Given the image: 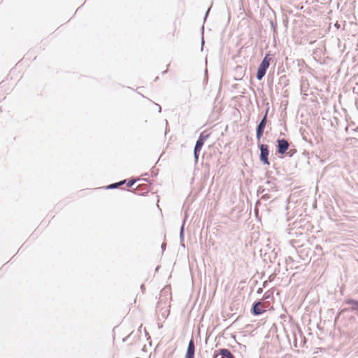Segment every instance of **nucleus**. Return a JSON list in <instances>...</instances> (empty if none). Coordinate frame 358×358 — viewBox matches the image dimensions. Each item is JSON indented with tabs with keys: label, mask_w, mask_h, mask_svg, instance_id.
I'll return each instance as SVG.
<instances>
[{
	"label": "nucleus",
	"mask_w": 358,
	"mask_h": 358,
	"mask_svg": "<svg viewBox=\"0 0 358 358\" xmlns=\"http://www.w3.org/2000/svg\"><path fill=\"white\" fill-rule=\"evenodd\" d=\"M195 347L193 340H191L189 343L187 350L185 358H194V357Z\"/></svg>",
	"instance_id": "obj_6"
},
{
	"label": "nucleus",
	"mask_w": 358,
	"mask_h": 358,
	"mask_svg": "<svg viewBox=\"0 0 358 358\" xmlns=\"http://www.w3.org/2000/svg\"><path fill=\"white\" fill-rule=\"evenodd\" d=\"M266 124V114L264 115V118L262 120L260 123L259 124L257 128V139H260L263 135L264 128Z\"/></svg>",
	"instance_id": "obj_5"
},
{
	"label": "nucleus",
	"mask_w": 358,
	"mask_h": 358,
	"mask_svg": "<svg viewBox=\"0 0 358 358\" xmlns=\"http://www.w3.org/2000/svg\"><path fill=\"white\" fill-rule=\"evenodd\" d=\"M171 292L166 289H164L161 291L160 296H159V301L158 302V306H162V304H164L165 306H167L168 307L170 306L169 303L171 300Z\"/></svg>",
	"instance_id": "obj_1"
},
{
	"label": "nucleus",
	"mask_w": 358,
	"mask_h": 358,
	"mask_svg": "<svg viewBox=\"0 0 358 358\" xmlns=\"http://www.w3.org/2000/svg\"><path fill=\"white\" fill-rule=\"evenodd\" d=\"M217 355H215L213 358H217Z\"/></svg>",
	"instance_id": "obj_14"
},
{
	"label": "nucleus",
	"mask_w": 358,
	"mask_h": 358,
	"mask_svg": "<svg viewBox=\"0 0 358 358\" xmlns=\"http://www.w3.org/2000/svg\"><path fill=\"white\" fill-rule=\"evenodd\" d=\"M252 311L255 315H260L265 312L264 306L260 301L257 302L253 306Z\"/></svg>",
	"instance_id": "obj_7"
},
{
	"label": "nucleus",
	"mask_w": 358,
	"mask_h": 358,
	"mask_svg": "<svg viewBox=\"0 0 358 358\" xmlns=\"http://www.w3.org/2000/svg\"><path fill=\"white\" fill-rule=\"evenodd\" d=\"M136 182V180H130L127 183V187H130Z\"/></svg>",
	"instance_id": "obj_13"
},
{
	"label": "nucleus",
	"mask_w": 358,
	"mask_h": 358,
	"mask_svg": "<svg viewBox=\"0 0 358 358\" xmlns=\"http://www.w3.org/2000/svg\"><path fill=\"white\" fill-rule=\"evenodd\" d=\"M208 136V135H206V136H202V135H201L200 136V138H199V140L196 141V145L194 148V155H195L196 159H198L199 153L200 152V151L203 145L204 140Z\"/></svg>",
	"instance_id": "obj_4"
},
{
	"label": "nucleus",
	"mask_w": 358,
	"mask_h": 358,
	"mask_svg": "<svg viewBox=\"0 0 358 358\" xmlns=\"http://www.w3.org/2000/svg\"><path fill=\"white\" fill-rule=\"evenodd\" d=\"M278 153L283 155L289 148V143L285 139L278 140Z\"/></svg>",
	"instance_id": "obj_3"
},
{
	"label": "nucleus",
	"mask_w": 358,
	"mask_h": 358,
	"mask_svg": "<svg viewBox=\"0 0 358 358\" xmlns=\"http://www.w3.org/2000/svg\"><path fill=\"white\" fill-rule=\"evenodd\" d=\"M271 59V58L269 57L268 55H266L264 58L263 61L262 62L260 66L265 67L266 69H268L270 65Z\"/></svg>",
	"instance_id": "obj_11"
},
{
	"label": "nucleus",
	"mask_w": 358,
	"mask_h": 358,
	"mask_svg": "<svg viewBox=\"0 0 358 358\" xmlns=\"http://www.w3.org/2000/svg\"><path fill=\"white\" fill-rule=\"evenodd\" d=\"M125 182H126V180H122V181H121L120 182L112 184V185H109L108 187V188H116L118 186L124 184Z\"/></svg>",
	"instance_id": "obj_12"
},
{
	"label": "nucleus",
	"mask_w": 358,
	"mask_h": 358,
	"mask_svg": "<svg viewBox=\"0 0 358 358\" xmlns=\"http://www.w3.org/2000/svg\"><path fill=\"white\" fill-rule=\"evenodd\" d=\"M259 148H260V151H261V153H260L261 161L263 162L264 164H265L266 165H269V164H270L269 161H268L269 151L268 149V145L262 144L259 146Z\"/></svg>",
	"instance_id": "obj_2"
},
{
	"label": "nucleus",
	"mask_w": 358,
	"mask_h": 358,
	"mask_svg": "<svg viewBox=\"0 0 358 358\" xmlns=\"http://www.w3.org/2000/svg\"><path fill=\"white\" fill-rule=\"evenodd\" d=\"M219 355H222V358H234L231 352L227 349L220 350Z\"/></svg>",
	"instance_id": "obj_8"
},
{
	"label": "nucleus",
	"mask_w": 358,
	"mask_h": 358,
	"mask_svg": "<svg viewBox=\"0 0 358 358\" xmlns=\"http://www.w3.org/2000/svg\"><path fill=\"white\" fill-rule=\"evenodd\" d=\"M266 69H266L265 67H263L259 65V66L258 68L257 73V78L258 80H260L264 76Z\"/></svg>",
	"instance_id": "obj_9"
},
{
	"label": "nucleus",
	"mask_w": 358,
	"mask_h": 358,
	"mask_svg": "<svg viewBox=\"0 0 358 358\" xmlns=\"http://www.w3.org/2000/svg\"><path fill=\"white\" fill-rule=\"evenodd\" d=\"M346 303L351 306V309L358 311V301L349 299L346 301Z\"/></svg>",
	"instance_id": "obj_10"
}]
</instances>
